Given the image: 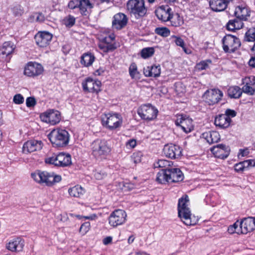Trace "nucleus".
I'll return each mask as SVG.
<instances>
[{"label": "nucleus", "instance_id": "ea45409f", "mask_svg": "<svg viewBox=\"0 0 255 255\" xmlns=\"http://www.w3.org/2000/svg\"><path fill=\"white\" fill-rule=\"evenodd\" d=\"M118 186L119 188L124 192L129 191L134 187V185L133 184L125 182L119 183Z\"/></svg>", "mask_w": 255, "mask_h": 255}, {"label": "nucleus", "instance_id": "f3484780", "mask_svg": "<svg viewBox=\"0 0 255 255\" xmlns=\"http://www.w3.org/2000/svg\"><path fill=\"white\" fill-rule=\"evenodd\" d=\"M42 65L36 62H30L25 66L24 74L28 77L37 76L43 72Z\"/></svg>", "mask_w": 255, "mask_h": 255}, {"label": "nucleus", "instance_id": "9d476101", "mask_svg": "<svg viewBox=\"0 0 255 255\" xmlns=\"http://www.w3.org/2000/svg\"><path fill=\"white\" fill-rule=\"evenodd\" d=\"M61 118L60 112L54 109L48 110L40 115V118L42 122L51 125L58 124L61 120Z\"/></svg>", "mask_w": 255, "mask_h": 255}, {"label": "nucleus", "instance_id": "a18cd8bd", "mask_svg": "<svg viewBox=\"0 0 255 255\" xmlns=\"http://www.w3.org/2000/svg\"><path fill=\"white\" fill-rule=\"evenodd\" d=\"M63 23L67 27H71L75 23V18L72 15H68L63 19Z\"/></svg>", "mask_w": 255, "mask_h": 255}, {"label": "nucleus", "instance_id": "c85d7f7f", "mask_svg": "<svg viewBox=\"0 0 255 255\" xmlns=\"http://www.w3.org/2000/svg\"><path fill=\"white\" fill-rule=\"evenodd\" d=\"M143 73L146 77H158L161 73L160 67L159 65H153L151 67L148 66L144 68Z\"/></svg>", "mask_w": 255, "mask_h": 255}, {"label": "nucleus", "instance_id": "37998d69", "mask_svg": "<svg viewBox=\"0 0 255 255\" xmlns=\"http://www.w3.org/2000/svg\"><path fill=\"white\" fill-rule=\"evenodd\" d=\"M155 33L162 37H167L170 35V30L166 27H158L155 30Z\"/></svg>", "mask_w": 255, "mask_h": 255}, {"label": "nucleus", "instance_id": "9b49d317", "mask_svg": "<svg viewBox=\"0 0 255 255\" xmlns=\"http://www.w3.org/2000/svg\"><path fill=\"white\" fill-rule=\"evenodd\" d=\"M223 48L226 52H233L241 45V42L237 37L230 34L226 35L223 39Z\"/></svg>", "mask_w": 255, "mask_h": 255}, {"label": "nucleus", "instance_id": "aec40b11", "mask_svg": "<svg viewBox=\"0 0 255 255\" xmlns=\"http://www.w3.org/2000/svg\"><path fill=\"white\" fill-rule=\"evenodd\" d=\"M172 12V9L167 5L160 6L155 10L157 17L163 22L168 21Z\"/></svg>", "mask_w": 255, "mask_h": 255}, {"label": "nucleus", "instance_id": "cd10ccee", "mask_svg": "<svg viewBox=\"0 0 255 255\" xmlns=\"http://www.w3.org/2000/svg\"><path fill=\"white\" fill-rule=\"evenodd\" d=\"M234 15L238 19L246 20L250 16V11L246 7L239 6L235 8Z\"/></svg>", "mask_w": 255, "mask_h": 255}, {"label": "nucleus", "instance_id": "774afa93", "mask_svg": "<svg viewBox=\"0 0 255 255\" xmlns=\"http://www.w3.org/2000/svg\"><path fill=\"white\" fill-rule=\"evenodd\" d=\"M248 161L250 167L255 166V159H249Z\"/></svg>", "mask_w": 255, "mask_h": 255}, {"label": "nucleus", "instance_id": "8fccbe9b", "mask_svg": "<svg viewBox=\"0 0 255 255\" xmlns=\"http://www.w3.org/2000/svg\"><path fill=\"white\" fill-rule=\"evenodd\" d=\"M172 37H173L175 39V42L177 46L181 47L183 48V50H184V51L185 53H187V51L186 48L185 47V44H184V42L182 38H181L180 37H177L176 36H173Z\"/></svg>", "mask_w": 255, "mask_h": 255}, {"label": "nucleus", "instance_id": "338daca9", "mask_svg": "<svg viewBox=\"0 0 255 255\" xmlns=\"http://www.w3.org/2000/svg\"><path fill=\"white\" fill-rule=\"evenodd\" d=\"M104 72V70L102 68H99L97 70L94 74L96 76H100Z\"/></svg>", "mask_w": 255, "mask_h": 255}, {"label": "nucleus", "instance_id": "2eb2a0df", "mask_svg": "<svg viewBox=\"0 0 255 255\" xmlns=\"http://www.w3.org/2000/svg\"><path fill=\"white\" fill-rule=\"evenodd\" d=\"M43 144L41 140L31 139L24 143L22 151L24 154L40 151L43 147Z\"/></svg>", "mask_w": 255, "mask_h": 255}, {"label": "nucleus", "instance_id": "a878e982", "mask_svg": "<svg viewBox=\"0 0 255 255\" xmlns=\"http://www.w3.org/2000/svg\"><path fill=\"white\" fill-rule=\"evenodd\" d=\"M24 247V241L20 238L11 240L6 245V248L11 252H20Z\"/></svg>", "mask_w": 255, "mask_h": 255}, {"label": "nucleus", "instance_id": "49530a36", "mask_svg": "<svg viewBox=\"0 0 255 255\" xmlns=\"http://www.w3.org/2000/svg\"><path fill=\"white\" fill-rule=\"evenodd\" d=\"M90 223L89 222H86L81 225L79 232L82 235H85L90 229Z\"/></svg>", "mask_w": 255, "mask_h": 255}, {"label": "nucleus", "instance_id": "c03bdc74", "mask_svg": "<svg viewBox=\"0 0 255 255\" xmlns=\"http://www.w3.org/2000/svg\"><path fill=\"white\" fill-rule=\"evenodd\" d=\"M245 38L247 41H255V28H250L248 30Z\"/></svg>", "mask_w": 255, "mask_h": 255}, {"label": "nucleus", "instance_id": "a211bd4d", "mask_svg": "<svg viewBox=\"0 0 255 255\" xmlns=\"http://www.w3.org/2000/svg\"><path fill=\"white\" fill-rule=\"evenodd\" d=\"M239 223L242 234H247L255 230V217L244 218Z\"/></svg>", "mask_w": 255, "mask_h": 255}, {"label": "nucleus", "instance_id": "f257e3e1", "mask_svg": "<svg viewBox=\"0 0 255 255\" xmlns=\"http://www.w3.org/2000/svg\"><path fill=\"white\" fill-rule=\"evenodd\" d=\"M189 205V199L187 195H185L180 198L178 203V215L184 224L187 226L194 225L197 221L193 220Z\"/></svg>", "mask_w": 255, "mask_h": 255}, {"label": "nucleus", "instance_id": "f704fd0d", "mask_svg": "<svg viewBox=\"0 0 255 255\" xmlns=\"http://www.w3.org/2000/svg\"><path fill=\"white\" fill-rule=\"evenodd\" d=\"M242 94V91L238 86H232L228 90V95L232 98H239Z\"/></svg>", "mask_w": 255, "mask_h": 255}, {"label": "nucleus", "instance_id": "3c124183", "mask_svg": "<svg viewBox=\"0 0 255 255\" xmlns=\"http://www.w3.org/2000/svg\"><path fill=\"white\" fill-rule=\"evenodd\" d=\"M242 92L249 95H253L254 93L255 89L249 84L247 83L243 87Z\"/></svg>", "mask_w": 255, "mask_h": 255}, {"label": "nucleus", "instance_id": "de8ad7c7", "mask_svg": "<svg viewBox=\"0 0 255 255\" xmlns=\"http://www.w3.org/2000/svg\"><path fill=\"white\" fill-rule=\"evenodd\" d=\"M142 156V154L141 152H136L132 154L131 159L134 163L136 164L141 162Z\"/></svg>", "mask_w": 255, "mask_h": 255}, {"label": "nucleus", "instance_id": "0eeeda50", "mask_svg": "<svg viewBox=\"0 0 255 255\" xmlns=\"http://www.w3.org/2000/svg\"><path fill=\"white\" fill-rule=\"evenodd\" d=\"M45 162L47 164L59 167H67L72 164L71 155L64 153L47 157L45 158Z\"/></svg>", "mask_w": 255, "mask_h": 255}, {"label": "nucleus", "instance_id": "7c9ffc66", "mask_svg": "<svg viewBox=\"0 0 255 255\" xmlns=\"http://www.w3.org/2000/svg\"><path fill=\"white\" fill-rule=\"evenodd\" d=\"M85 189L79 185L70 188L68 190L69 195L74 197L80 198L85 193Z\"/></svg>", "mask_w": 255, "mask_h": 255}, {"label": "nucleus", "instance_id": "e433bc0d", "mask_svg": "<svg viewBox=\"0 0 255 255\" xmlns=\"http://www.w3.org/2000/svg\"><path fill=\"white\" fill-rule=\"evenodd\" d=\"M243 23L241 21L238 20H231L227 24V28L230 31H234L236 29H240L242 28Z\"/></svg>", "mask_w": 255, "mask_h": 255}, {"label": "nucleus", "instance_id": "680f3d73", "mask_svg": "<svg viewBox=\"0 0 255 255\" xmlns=\"http://www.w3.org/2000/svg\"><path fill=\"white\" fill-rule=\"evenodd\" d=\"M224 115H227L228 117H234L236 115V113L235 111L230 110V109H227L226 112L225 114H224Z\"/></svg>", "mask_w": 255, "mask_h": 255}, {"label": "nucleus", "instance_id": "f8f14e48", "mask_svg": "<svg viewBox=\"0 0 255 255\" xmlns=\"http://www.w3.org/2000/svg\"><path fill=\"white\" fill-rule=\"evenodd\" d=\"M223 97V92L218 89L207 90L203 95L205 102L210 105L218 103Z\"/></svg>", "mask_w": 255, "mask_h": 255}, {"label": "nucleus", "instance_id": "6e6d98bb", "mask_svg": "<svg viewBox=\"0 0 255 255\" xmlns=\"http://www.w3.org/2000/svg\"><path fill=\"white\" fill-rule=\"evenodd\" d=\"M80 0H71L68 3V7L69 8L73 9L77 7H79L80 4Z\"/></svg>", "mask_w": 255, "mask_h": 255}, {"label": "nucleus", "instance_id": "69168bd1", "mask_svg": "<svg viewBox=\"0 0 255 255\" xmlns=\"http://www.w3.org/2000/svg\"><path fill=\"white\" fill-rule=\"evenodd\" d=\"M44 20V15L41 13H38L37 14V15L36 16V21L41 22L43 21Z\"/></svg>", "mask_w": 255, "mask_h": 255}, {"label": "nucleus", "instance_id": "b1692460", "mask_svg": "<svg viewBox=\"0 0 255 255\" xmlns=\"http://www.w3.org/2000/svg\"><path fill=\"white\" fill-rule=\"evenodd\" d=\"M167 173L168 176V183L180 182L184 178L183 174L179 168H167Z\"/></svg>", "mask_w": 255, "mask_h": 255}, {"label": "nucleus", "instance_id": "5701e85b", "mask_svg": "<svg viewBox=\"0 0 255 255\" xmlns=\"http://www.w3.org/2000/svg\"><path fill=\"white\" fill-rule=\"evenodd\" d=\"M211 151L215 157L224 159L229 156L230 149L228 146L220 144L213 147Z\"/></svg>", "mask_w": 255, "mask_h": 255}, {"label": "nucleus", "instance_id": "4d7b16f0", "mask_svg": "<svg viewBox=\"0 0 255 255\" xmlns=\"http://www.w3.org/2000/svg\"><path fill=\"white\" fill-rule=\"evenodd\" d=\"M106 176V174L105 173L102 171H96L94 173V177L96 179L98 180H101L103 179Z\"/></svg>", "mask_w": 255, "mask_h": 255}, {"label": "nucleus", "instance_id": "5fc2aeb1", "mask_svg": "<svg viewBox=\"0 0 255 255\" xmlns=\"http://www.w3.org/2000/svg\"><path fill=\"white\" fill-rule=\"evenodd\" d=\"M13 101L16 104H21L24 102V98L21 94H18L13 97Z\"/></svg>", "mask_w": 255, "mask_h": 255}, {"label": "nucleus", "instance_id": "2f4dec72", "mask_svg": "<svg viewBox=\"0 0 255 255\" xmlns=\"http://www.w3.org/2000/svg\"><path fill=\"white\" fill-rule=\"evenodd\" d=\"M14 49V44L11 42L7 41L3 43L0 50L2 55L8 56L13 51Z\"/></svg>", "mask_w": 255, "mask_h": 255}, {"label": "nucleus", "instance_id": "c756f323", "mask_svg": "<svg viewBox=\"0 0 255 255\" xmlns=\"http://www.w3.org/2000/svg\"><path fill=\"white\" fill-rule=\"evenodd\" d=\"M202 136L210 144L217 142L220 139V135L219 132L216 131H210L204 132L202 134Z\"/></svg>", "mask_w": 255, "mask_h": 255}, {"label": "nucleus", "instance_id": "a19ab883", "mask_svg": "<svg viewBox=\"0 0 255 255\" xmlns=\"http://www.w3.org/2000/svg\"><path fill=\"white\" fill-rule=\"evenodd\" d=\"M154 49L152 47H147L142 49L141 56L145 59L151 57L154 54Z\"/></svg>", "mask_w": 255, "mask_h": 255}, {"label": "nucleus", "instance_id": "6e6552de", "mask_svg": "<svg viewBox=\"0 0 255 255\" xmlns=\"http://www.w3.org/2000/svg\"><path fill=\"white\" fill-rule=\"evenodd\" d=\"M158 113V110L149 104L142 105L137 110V114L141 119L147 121L155 120Z\"/></svg>", "mask_w": 255, "mask_h": 255}, {"label": "nucleus", "instance_id": "f03ea898", "mask_svg": "<svg viewBox=\"0 0 255 255\" xmlns=\"http://www.w3.org/2000/svg\"><path fill=\"white\" fill-rule=\"evenodd\" d=\"M31 177L37 183L48 186H51L59 182L62 179L60 175L53 172L40 170H37L31 173Z\"/></svg>", "mask_w": 255, "mask_h": 255}, {"label": "nucleus", "instance_id": "7ed1b4c3", "mask_svg": "<svg viewBox=\"0 0 255 255\" xmlns=\"http://www.w3.org/2000/svg\"><path fill=\"white\" fill-rule=\"evenodd\" d=\"M48 136L52 145L56 147L66 146L69 140V134L68 131L59 128L52 130Z\"/></svg>", "mask_w": 255, "mask_h": 255}, {"label": "nucleus", "instance_id": "72a5a7b5", "mask_svg": "<svg viewBox=\"0 0 255 255\" xmlns=\"http://www.w3.org/2000/svg\"><path fill=\"white\" fill-rule=\"evenodd\" d=\"M79 8L82 14L86 15L87 14V10L93 7L92 4L89 0H80Z\"/></svg>", "mask_w": 255, "mask_h": 255}, {"label": "nucleus", "instance_id": "423d86ee", "mask_svg": "<svg viewBox=\"0 0 255 255\" xmlns=\"http://www.w3.org/2000/svg\"><path fill=\"white\" fill-rule=\"evenodd\" d=\"M102 123L103 126L106 128L113 130L121 126L123 120L120 115L117 113H109L102 115Z\"/></svg>", "mask_w": 255, "mask_h": 255}, {"label": "nucleus", "instance_id": "393cba45", "mask_svg": "<svg viewBox=\"0 0 255 255\" xmlns=\"http://www.w3.org/2000/svg\"><path fill=\"white\" fill-rule=\"evenodd\" d=\"M232 0H210L209 4L211 8L214 11H223L227 8Z\"/></svg>", "mask_w": 255, "mask_h": 255}, {"label": "nucleus", "instance_id": "13d9d810", "mask_svg": "<svg viewBox=\"0 0 255 255\" xmlns=\"http://www.w3.org/2000/svg\"><path fill=\"white\" fill-rule=\"evenodd\" d=\"M36 104V101L34 98L28 97L26 100V105L28 107L34 106Z\"/></svg>", "mask_w": 255, "mask_h": 255}, {"label": "nucleus", "instance_id": "1a4fd4ad", "mask_svg": "<svg viewBox=\"0 0 255 255\" xmlns=\"http://www.w3.org/2000/svg\"><path fill=\"white\" fill-rule=\"evenodd\" d=\"M127 214L125 211L117 209L113 211L108 218L109 224L116 228L124 224L127 221Z\"/></svg>", "mask_w": 255, "mask_h": 255}, {"label": "nucleus", "instance_id": "0e129e2a", "mask_svg": "<svg viewBox=\"0 0 255 255\" xmlns=\"http://www.w3.org/2000/svg\"><path fill=\"white\" fill-rule=\"evenodd\" d=\"M112 237H107L103 239V243L104 245H107L112 242Z\"/></svg>", "mask_w": 255, "mask_h": 255}, {"label": "nucleus", "instance_id": "58836bf2", "mask_svg": "<svg viewBox=\"0 0 255 255\" xmlns=\"http://www.w3.org/2000/svg\"><path fill=\"white\" fill-rule=\"evenodd\" d=\"M228 232L230 234L234 233L242 234L239 221H236L233 225L230 226L228 228Z\"/></svg>", "mask_w": 255, "mask_h": 255}, {"label": "nucleus", "instance_id": "bb28decb", "mask_svg": "<svg viewBox=\"0 0 255 255\" xmlns=\"http://www.w3.org/2000/svg\"><path fill=\"white\" fill-rule=\"evenodd\" d=\"M231 120V118L224 114L220 115L215 119V125L221 128H225L229 127Z\"/></svg>", "mask_w": 255, "mask_h": 255}, {"label": "nucleus", "instance_id": "4468645a", "mask_svg": "<svg viewBox=\"0 0 255 255\" xmlns=\"http://www.w3.org/2000/svg\"><path fill=\"white\" fill-rule=\"evenodd\" d=\"M115 36L111 34L102 38L99 43V47L104 52H109L116 49L117 46L114 42Z\"/></svg>", "mask_w": 255, "mask_h": 255}, {"label": "nucleus", "instance_id": "dca6fc26", "mask_svg": "<svg viewBox=\"0 0 255 255\" xmlns=\"http://www.w3.org/2000/svg\"><path fill=\"white\" fill-rule=\"evenodd\" d=\"M85 92L98 93L101 91V82L99 80L88 78L82 83Z\"/></svg>", "mask_w": 255, "mask_h": 255}, {"label": "nucleus", "instance_id": "09e8293b", "mask_svg": "<svg viewBox=\"0 0 255 255\" xmlns=\"http://www.w3.org/2000/svg\"><path fill=\"white\" fill-rule=\"evenodd\" d=\"M129 72L130 76L134 78L138 74L137 70V66L135 63H132L129 68Z\"/></svg>", "mask_w": 255, "mask_h": 255}, {"label": "nucleus", "instance_id": "20e7f679", "mask_svg": "<svg viewBox=\"0 0 255 255\" xmlns=\"http://www.w3.org/2000/svg\"><path fill=\"white\" fill-rule=\"evenodd\" d=\"M127 9L130 15L136 19L144 16L147 11L144 0H129L127 3Z\"/></svg>", "mask_w": 255, "mask_h": 255}, {"label": "nucleus", "instance_id": "864d4df0", "mask_svg": "<svg viewBox=\"0 0 255 255\" xmlns=\"http://www.w3.org/2000/svg\"><path fill=\"white\" fill-rule=\"evenodd\" d=\"M209 63H210L211 61H203L197 64L196 68L199 70H203L207 69L209 66Z\"/></svg>", "mask_w": 255, "mask_h": 255}, {"label": "nucleus", "instance_id": "412c9836", "mask_svg": "<svg viewBox=\"0 0 255 255\" xmlns=\"http://www.w3.org/2000/svg\"><path fill=\"white\" fill-rule=\"evenodd\" d=\"M52 38V35L48 32H39L34 37L37 45L41 47H45L49 45Z\"/></svg>", "mask_w": 255, "mask_h": 255}, {"label": "nucleus", "instance_id": "79ce46f5", "mask_svg": "<svg viewBox=\"0 0 255 255\" xmlns=\"http://www.w3.org/2000/svg\"><path fill=\"white\" fill-rule=\"evenodd\" d=\"M171 162L164 159H160L155 164V167L163 168V169L170 168Z\"/></svg>", "mask_w": 255, "mask_h": 255}, {"label": "nucleus", "instance_id": "4c0bfd02", "mask_svg": "<svg viewBox=\"0 0 255 255\" xmlns=\"http://www.w3.org/2000/svg\"><path fill=\"white\" fill-rule=\"evenodd\" d=\"M168 21L170 22L172 26L175 27L180 26L183 23V21L179 15L178 13L173 14V12L171 14Z\"/></svg>", "mask_w": 255, "mask_h": 255}, {"label": "nucleus", "instance_id": "ddd939ff", "mask_svg": "<svg viewBox=\"0 0 255 255\" xmlns=\"http://www.w3.org/2000/svg\"><path fill=\"white\" fill-rule=\"evenodd\" d=\"M175 124L186 133H189L194 129L192 120L186 115H177Z\"/></svg>", "mask_w": 255, "mask_h": 255}, {"label": "nucleus", "instance_id": "052dcab7", "mask_svg": "<svg viewBox=\"0 0 255 255\" xmlns=\"http://www.w3.org/2000/svg\"><path fill=\"white\" fill-rule=\"evenodd\" d=\"M235 170L237 172H242L245 170L241 162L235 164Z\"/></svg>", "mask_w": 255, "mask_h": 255}, {"label": "nucleus", "instance_id": "e2e57ef3", "mask_svg": "<svg viewBox=\"0 0 255 255\" xmlns=\"http://www.w3.org/2000/svg\"><path fill=\"white\" fill-rule=\"evenodd\" d=\"M136 144V140L134 139H130L127 142V146H128L130 148H134Z\"/></svg>", "mask_w": 255, "mask_h": 255}, {"label": "nucleus", "instance_id": "603ef678", "mask_svg": "<svg viewBox=\"0 0 255 255\" xmlns=\"http://www.w3.org/2000/svg\"><path fill=\"white\" fill-rule=\"evenodd\" d=\"M13 14L16 16H21L23 13V9L21 6H14L12 9Z\"/></svg>", "mask_w": 255, "mask_h": 255}, {"label": "nucleus", "instance_id": "4be33fe9", "mask_svg": "<svg viewBox=\"0 0 255 255\" xmlns=\"http://www.w3.org/2000/svg\"><path fill=\"white\" fill-rule=\"evenodd\" d=\"M163 152L166 157L170 158H176L180 156L181 149L178 145L170 144L164 146Z\"/></svg>", "mask_w": 255, "mask_h": 255}, {"label": "nucleus", "instance_id": "c9c22d12", "mask_svg": "<svg viewBox=\"0 0 255 255\" xmlns=\"http://www.w3.org/2000/svg\"><path fill=\"white\" fill-rule=\"evenodd\" d=\"M156 180L161 184H164L166 182L168 183V176L167 173V168L162 169L157 174Z\"/></svg>", "mask_w": 255, "mask_h": 255}, {"label": "nucleus", "instance_id": "473e14b6", "mask_svg": "<svg viewBox=\"0 0 255 255\" xmlns=\"http://www.w3.org/2000/svg\"><path fill=\"white\" fill-rule=\"evenodd\" d=\"M95 56L90 53H85L81 58V63L85 67L91 66L95 60Z\"/></svg>", "mask_w": 255, "mask_h": 255}, {"label": "nucleus", "instance_id": "6ab92c4d", "mask_svg": "<svg viewBox=\"0 0 255 255\" xmlns=\"http://www.w3.org/2000/svg\"><path fill=\"white\" fill-rule=\"evenodd\" d=\"M128 21V18L126 14L118 13L113 16L112 27L114 29L121 30L127 25Z\"/></svg>", "mask_w": 255, "mask_h": 255}, {"label": "nucleus", "instance_id": "bf43d9fd", "mask_svg": "<svg viewBox=\"0 0 255 255\" xmlns=\"http://www.w3.org/2000/svg\"><path fill=\"white\" fill-rule=\"evenodd\" d=\"M75 216L79 219L84 218L85 219H89L91 220H93L97 217V216L95 214H93L88 216H81L80 215H75Z\"/></svg>", "mask_w": 255, "mask_h": 255}, {"label": "nucleus", "instance_id": "39448f33", "mask_svg": "<svg viewBox=\"0 0 255 255\" xmlns=\"http://www.w3.org/2000/svg\"><path fill=\"white\" fill-rule=\"evenodd\" d=\"M91 146L92 153L96 158H104L111 151V148L105 139H97L92 143Z\"/></svg>", "mask_w": 255, "mask_h": 255}]
</instances>
